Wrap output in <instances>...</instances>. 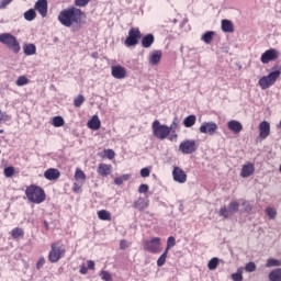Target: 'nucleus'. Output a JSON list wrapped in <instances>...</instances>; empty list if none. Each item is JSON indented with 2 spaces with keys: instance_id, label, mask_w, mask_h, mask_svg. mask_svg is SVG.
I'll return each instance as SVG.
<instances>
[{
  "instance_id": "obj_1",
  "label": "nucleus",
  "mask_w": 281,
  "mask_h": 281,
  "mask_svg": "<svg viewBox=\"0 0 281 281\" xmlns=\"http://www.w3.org/2000/svg\"><path fill=\"white\" fill-rule=\"evenodd\" d=\"M85 20L86 13L76 7L64 9L58 14V22L67 29L80 26L85 23Z\"/></svg>"
},
{
  "instance_id": "obj_2",
  "label": "nucleus",
  "mask_w": 281,
  "mask_h": 281,
  "mask_svg": "<svg viewBox=\"0 0 281 281\" xmlns=\"http://www.w3.org/2000/svg\"><path fill=\"white\" fill-rule=\"evenodd\" d=\"M25 195L29 202L33 204H42L46 200V194L44 189L36 184H31L26 187Z\"/></svg>"
},
{
  "instance_id": "obj_3",
  "label": "nucleus",
  "mask_w": 281,
  "mask_h": 281,
  "mask_svg": "<svg viewBox=\"0 0 281 281\" xmlns=\"http://www.w3.org/2000/svg\"><path fill=\"white\" fill-rule=\"evenodd\" d=\"M280 76H281V67L274 66L272 68V71L268 76H263L260 78L259 80L260 88L262 90H267L271 88L272 86H274V83L280 78Z\"/></svg>"
},
{
  "instance_id": "obj_4",
  "label": "nucleus",
  "mask_w": 281,
  "mask_h": 281,
  "mask_svg": "<svg viewBox=\"0 0 281 281\" xmlns=\"http://www.w3.org/2000/svg\"><path fill=\"white\" fill-rule=\"evenodd\" d=\"M65 256H66V249L64 248L63 241L57 240V241L52 243L50 251L48 255V261L50 263H57Z\"/></svg>"
},
{
  "instance_id": "obj_5",
  "label": "nucleus",
  "mask_w": 281,
  "mask_h": 281,
  "mask_svg": "<svg viewBox=\"0 0 281 281\" xmlns=\"http://www.w3.org/2000/svg\"><path fill=\"white\" fill-rule=\"evenodd\" d=\"M0 43L7 46L14 54H19L21 46L14 35L11 33H2L0 34Z\"/></svg>"
},
{
  "instance_id": "obj_6",
  "label": "nucleus",
  "mask_w": 281,
  "mask_h": 281,
  "mask_svg": "<svg viewBox=\"0 0 281 281\" xmlns=\"http://www.w3.org/2000/svg\"><path fill=\"white\" fill-rule=\"evenodd\" d=\"M151 127L154 136L159 140H165L170 135L169 126L161 124L158 120L154 121Z\"/></svg>"
},
{
  "instance_id": "obj_7",
  "label": "nucleus",
  "mask_w": 281,
  "mask_h": 281,
  "mask_svg": "<svg viewBox=\"0 0 281 281\" xmlns=\"http://www.w3.org/2000/svg\"><path fill=\"white\" fill-rule=\"evenodd\" d=\"M144 250L157 255L161 251V238L154 237L144 241Z\"/></svg>"
},
{
  "instance_id": "obj_8",
  "label": "nucleus",
  "mask_w": 281,
  "mask_h": 281,
  "mask_svg": "<svg viewBox=\"0 0 281 281\" xmlns=\"http://www.w3.org/2000/svg\"><path fill=\"white\" fill-rule=\"evenodd\" d=\"M142 40V33L138 27H132L128 31V36L125 40V46L126 47H135L139 44V41Z\"/></svg>"
},
{
  "instance_id": "obj_9",
  "label": "nucleus",
  "mask_w": 281,
  "mask_h": 281,
  "mask_svg": "<svg viewBox=\"0 0 281 281\" xmlns=\"http://www.w3.org/2000/svg\"><path fill=\"white\" fill-rule=\"evenodd\" d=\"M198 148H199L198 143L194 139L183 140L180 143V146H179V150L183 155H192L196 153Z\"/></svg>"
},
{
  "instance_id": "obj_10",
  "label": "nucleus",
  "mask_w": 281,
  "mask_h": 281,
  "mask_svg": "<svg viewBox=\"0 0 281 281\" xmlns=\"http://www.w3.org/2000/svg\"><path fill=\"white\" fill-rule=\"evenodd\" d=\"M280 53L276 48H270L266 50L261 56V63L268 65L271 61L278 60Z\"/></svg>"
},
{
  "instance_id": "obj_11",
  "label": "nucleus",
  "mask_w": 281,
  "mask_h": 281,
  "mask_svg": "<svg viewBox=\"0 0 281 281\" xmlns=\"http://www.w3.org/2000/svg\"><path fill=\"white\" fill-rule=\"evenodd\" d=\"M270 133H271V125H270V123L268 121H262L259 124V136H258V139L260 142L266 140L270 136Z\"/></svg>"
},
{
  "instance_id": "obj_12",
  "label": "nucleus",
  "mask_w": 281,
  "mask_h": 281,
  "mask_svg": "<svg viewBox=\"0 0 281 281\" xmlns=\"http://www.w3.org/2000/svg\"><path fill=\"white\" fill-rule=\"evenodd\" d=\"M172 177H173V180L180 184H184L188 180L187 172L180 167H175L172 171Z\"/></svg>"
},
{
  "instance_id": "obj_13",
  "label": "nucleus",
  "mask_w": 281,
  "mask_h": 281,
  "mask_svg": "<svg viewBox=\"0 0 281 281\" xmlns=\"http://www.w3.org/2000/svg\"><path fill=\"white\" fill-rule=\"evenodd\" d=\"M217 131V124L215 122H204L200 127L201 134H209L213 136Z\"/></svg>"
},
{
  "instance_id": "obj_14",
  "label": "nucleus",
  "mask_w": 281,
  "mask_h": 281,
  "mask_svg": "<svg viewBox=\"0 0 281 281\" xmlns=\"http://www.w3.org/2000/svg\"><path fill=\"white\" fill-rule=\"evenodd\" d=\"M34 9L41 14L43 19L46 18L48 11L47 0H37L34 5Z\"/></svg>"
},
{
  "instance_id": "obj_15",
  "label": "nucleus",
  "mask_w": 281,
  "mask_h": 281,
  "mask_svg": "<svg viewBox=\"0 0 281 281\" xmlns=\"http://www.w3.org/2000/svg\"><path fill=\"white\" fill-rule=\"evenodd\" d=\"M111 72L113 78L117 80H123L126 78V69L121 65L112 66Z\"/></svg>"
},
{
  "instance_id": "obj_16",
  "label": "nucleus",
  "mask_w": 281,
  "mask_h": 281,
  "mask_svg": "<svg viewBox=\"0 0 281 281\" xmlns=\"http://www.w3.org/2000/svg\"><path fill=\"white\" fill-rule=\"evenodd\" d=\"M44 177L48 181H57L60 178V171L56 168H48L44 172Z\"/></svg>"
},
{
  "instance_id": "obj_17",
  "label": "nucleus",
  "mask_w": 281,
  "mask_h": 281,
  "mask_svg": "<svg viewBox=\"0 0 281 281\" xmlns=\"http://www.w3.org/2000/svg\"><path fill=\"white\" fill-rule=\"evenodd\" d=\"M255 173V165L252 162H248L243 166L240 171V177L247 179Z\"/></svg>"
},
{
  "instance_id": "obj_18",
  "label": "nucleus",
  "mask_w": 281,
  "mask_h": 281,
  "mask_svg": "<svg viewBox=\"0 0 281 281\" xmlns=\"http://www.w3.org/2000/svg\"><path fill=\"white\" fill-rule=\"evenodd\" d=\"M228 130L238 135L244 130L243 124L239 121L232 120L227 123Z\"/></svg>"
},
{
  "instance_id": "obj_19",
  "label": "nucleus",
  "mask_w": 281,
  "mask_h": 281,
  "mask_svg": "<svg viewBox=\"0 0 281 281\" xmlns=\"http://www.w3.org/2000/svg\"><path fill=\"white\" fill-rule=\"evenodd\" d=\"M111 172H112V165L99 164L98 173L100 177L105 178V177L110 176Z\"/></svg>"
},
{
  "instance_id": "obj_20",
  "label": "nucleus",
  "mask_w": 281,
  "mask_h": 281,
  "mask_svg": "<svg viewBox=\"0 0 281 281\" xmlns=\"http://www.w3.org/2000/svg\"><path fill=\"white\" fill-rule=\"evenodd\" d=\"M161 58H162L161 50H154L149 55V64L151 66H158L160 64V61H161Z\"/></svg>"
},
{
  "instance_id": "obj_21",
  "label": "nucleus",
  "mask_w": 281,
  "mask_h": 281,
  "mask_svg": "<svg viewBox=\"0 0 281 281\" xmlns=\"http://www.w3.org/2000/svg\"><path fill=\"white\" fill-rule=\"evenodd\" d=\"M155 43V36L153 34H147L142 38V47L143 48H150L151 45Z\"/></svg>"
},
{
  "instance_id": "obj_22",
  "label": "nucleus",
  "mask_w": 281,
  "mask_h": 281,
  "mask_svg": "<svg viewBox=\"0 0 281 281\" xmlns=\"http://www.w3.org/2000/svg\"><path fill=\"white\" fill-rule=\"evenodd\" d=\"M10 235L12 239L20 240L24 238V231L21 227H14L11 229Z\"/></svg>"
},
{
  "instance_id": "obj_23",
  "label": "nucleus",
  "mask_w": 281,
  "mask_h": 281,
  "mask_svg": "<svg viewBox=\"0 0 281 281\" xmlns=\"http://www.w3.org/2000/svg\"><path fill=\"white\" fill-rule=\"evenodd\" d=\"M101 127V122L98 115H93L92 119L88 122V128L92 131H99Z\"/></svg>"
},
{
  "instance_id": "obj_24",
  "label": "nucleus",
  "mask_w": 281,
  "mask_h": 281,
  "mask_svg": "<svg viewBox=\"0 0 281 281\" xmlns=\"http://www.w3.org/2000/svg\"><path fill=\"white\" fill-rule=\"evenodd\" d=\"M134 209L138 210V211H144L148 207V203L146 202V200L144 198H138L134 204H133Z\"/></svg>"
},
{
  "instance_id": "obj_25",
  "label": "nucleus",
  "mask_w": 281,
  "mask_h": 281,
  "mask_svg": "<svg viewBox=\"0 0 281 281\" xmlns=\"http://www.w3.org/2000/svg\"><path fill=\"white\" fill-rule=\"evenodd\" d=\"M98 218L103 222H111L112 214L108 210H100L98 211Z\"/></svg>"
},
{
  "instance_id": "obj_26",
  "label": "nucleus",
  "mask_w": 281,
  "mask_h": 281,
  "mask_svg": "<svg viewBox=\"0 0 281 281\" xmlns=\"http://www.w3.org/2000/svg\"><path fill=\"white\" fill-rule=\"evenodd\" d=\"M168 128L169 134H172V137L178 138V134H176V132L180 128L178 117L173 119V122L171 123L170 126H168Z\"/></svg>"
},
{
  "instance_id": "obj_27",
  "label": "nucleus",
  "mask_w": 281,
  "mask_h": 281,
  "mask_svg": "<svg viewBox=\"0 0 281 281\" xmlns=\"http://www.w3.org/2000/svg\"><path fill=\"white\" fill-rule=\"evenodd\" d=\"M222 30L224 33H234V24L229 20H223Z\"/></svg>"
},
{
  "instance_id": "obj_28",
  "label": "nucleus",
  "mask_w": 281,
  "mask_h": 281,
  "mask_svg": "<svg viewBox=\"0 0 281 281\" xmlns=\"http://www.w3.org/2000/svg\"><path fill=\"white\" fill-rule=\"evenodd\" d=\"M196 123V116L194 114L192 115H189L187 116L184 120H183V125L187 127V128H191L195 125Z\"/></svg>"
},
{
  "instance_id": "obj_29",
  "label": "nucleus",
  "mask_w": 281,
  "mask_h": 281,
  "mask_svg": "<svg viewBox=\"0 0 281 281\" xmlns=\"http://www.w3.org/2000/svg\"><path fill=\"white\" fill-rule=\"evenodd\" d=\"M214 35H215V32L209 31L203 34V36L201 37V41L204 42L206 45H210L213 41Z\"/></svg>"
},
{
  "instance_id": "obj_30",
  "label": "nucleus",
  "mask_w": 281,
  "mask_h": 281,
  "mask_svg": "<svg viewBox=\"0 0 281 281\" xmlns=\"http://www.w3.org/2000/svg\"><path fill=\"white\" fill-rule=\"evenodd\" d=\"M270 281H281V268L272 270L269 274Z\"/></svg>"
},
{
  "instance_id": "obj_31",
  "label": "nucleus",
  "mask_w": 281,
  "mask_h": 281,
  "mask_svg": "<svg viewBox=\"0 0 281 281\" xmlns=\"http://www.w3.org/2000/svg\"><path fill=\"white\" fill-rule=\"evenodd\" d=\"M100 157H101L102 159L106 158V159H109V160H112V159H114V157H115V153H114L113 149H104V150L100 154Z\"/></svg>"
},
{
  "instance_id": "obj_32",
  "label": "nucleus",
  "mask_w": 281,
  "mask_h": 281,
  "mask_svg": "<svg viewBox=\"0 0 281 281\" xmlns=\"http://www.w3.org/2000/svg\"><path fill=\"white\" fill-rule=\"evenodd\" d=\"M36 53V46L34 44H27L24 46V54L26 56H33Z\"/></svg>"
},
{
  "instance_id": "obj_33",
  "label": "nucleus",
  "mask_w": 281,
  "mask_h": 281,
  "mask_svg": "<svg viewBox=\"0 0 281 281\" xmlns=\"http://www.w3.org/2000/svg\"><path fill=\"white\" fill-rule=\"evenodd\" d=\"M24 19L27 22H32L36 19V12L34 9H30L24 13Z\"/></svg>"
},
{
  "instance_id": "obj_34",
  "label": "nucleus",
  "mask_w": 281,
  "mask_h": 281,
  "mask_svg": "<svg viewBox=\"0 0 281 281\" xmlns=\"http://www.w3.org/2000/svg\"><path fill=\"white\" fill-rule=\"evenodd\" d=\"M65 125V120L63 116L53 117V126L56 128L63 127Z\"/></svg>"
},
{
  "instance_id": "obj_35",
  "label": "nucleus",
  "mask_w": 281,
  "mask_h": 281,
  "mask_svg": "<svg viewBox=\"0 0 281 281\" xmlns=\"http://www.w3.org/2000/svg\"><path fill=\"white\" fill-rule=\"evenodd\" d=\"M75 179L76 181L85 182L87 177H86V173L80 168H77L75 173Z\"/></svg>"
},
{
  "instance_id": "obj_36",
  "label": "nucleus",
  "mask_w": 281,
  "mask_h": 281,
  "mask_svg": "<svg viewBox=\"0 0 281 281\" xmlns=\"http://www.w3.org/2000/svg\"><path fill=\"white\" fill-rule=\"evenodd\" d=\"M233 213L231 212V210L227 206H223L220 210V216L227 220L229 218V216H232Z\"/></svg>"
},
{
  "instance_id": "obj_37",
  "label": "nucleus",
  "mask_w": 281,
  "mask_h": 281,
  "mask_svg": "<svg viewBox=\"0 0 281 281\" xmlns=\"http://www.w3.org/2000/svg\"><path fill=\"white\" fill-rule=\"evenodd\" d=\"M218 265H220L218 258H217V257H214V258H212V259L209 261L207 267H209V269H210L211 271H214V270L217 269Z\"/></svg>"
},
{
  "instance_id": "obj_38",
  "label": "nucleus",
  "mask_w": 281,
  "mask_h": 281,
  "mask_svg": "<svg viewBox=\"0 0 281 281\" xmlns=\"http://www.w3.org/2000/svg\"><path fill=\"white\" fill-rule=\"evenodd\" d=\"M228 209H229V212L232 213V215H234L235 213H237L239 211V202L232 201L228 204Z\"/></svg>"
},
{
  "instance_id": "obj_39",
  "label": "nucleus",
  "mask_w": 281,
  "mask_h": 281,
  "mask_svg": "<svg viewBox=\"0 0 281 281\" xmlns=\"http://www.w3.org/2000/svg\"><path fill=\"white\" fill-rule=\"evenodd\" d=\"M168 252L167 250L164 251V254L158 258L157 260V266L159 268L164 267L168 257Z\"/></svg>"
},
{
  "instance_id": "obj_40",
  "label": "nucleus",
  "mask_w": 281,
  "mask_h": 281,
  "mask_svg": "<svg viewBox=\"0 0 281 281\" xmlns=\"http://www.w3.org/2000/svg\"><path fill=\"white\" fill-rule=\"evenodd\" d=\"M18 87H24L30 83V80L25 76H20L15 81Z\"/></svg>"
},
{
  "instance_id": "obj_41",
  "label": "nucleus",
  "mask_w": 281,
  "mask_h": 281,
  "mask_svg": "<svg viewBox=\"0 0 281 281\" xmlns=\"http://www.w3.org/2000/svg\"><path fill=\"white\" fill-rule=\"evenodd\" d=\"M85 101H86L85 97H83L82 94H79V95L75 99V101H74L75 108H77V109L81 108V105L85 103Z\"/></svg>"
},
{
  "instance_id": "obj_42",
  "label": "nucleus",
  "mask_w": 281,
  "mask_h": 281,
  "mask_svg": "<svg viewBox=\"0 0 281 281\" xmlns=\"http://www.w3.org/2000/svg\"><path fill=\"white\" fill-rule=\"evenodd\" d=\"M5 178H12L15 173V169L12 166L5 167L3 170Z\"/></svg>"
},
{
  "instance_id": "obj_43",
  "label": "nucleus",
  "mask_w": 281,
  "mask_h": 281,
  "mask_svg": "<svg viewBox=\"0 0 281 281\" xmlns=\"http://www.w3.org/2000/svg\"><path fill=\"white\" fill-rule=\"evenodd\" d=\"M176 246V238L173 236L168 237L167 239V248L165 249V251L169 252V250L171 248H173Z\"/></svg>"
},
{
  "instance_id": "obj_44",
  "label": "nucleus",
  "mask_w": 281,
  "mask_h": 281,
  "mask_svg": "<svg viewBox=\"0 0 281 281\" xmlns=\"http://www.w3.org/2000/svg\"><path fill=\"white\" fill-rule=\"evenodd\" d=\"M281 261L278 259L269 258L267 261V268H272V267H280Z\"/></svg>"
},
{
  "instance_id": "obj_45",
  "label": "nucleus",
  "mask_w": 281,
  "mask_h": 281,
  "mask_svg": "<svg viewBox=\"0 0 281 281\" xmlns=\"http://www.w3.org/2000/svg\"><path fill=\"white\" fill-rule=\"evenodd\" d=\"M266 213L269 216L270 220H276L277 217V210L273 207H267Z\"/></svg>"
},
{
  "instance_id": "obj_46",
  "label": "nucleus",
  "mask_w": 281,
  "mask_h": 281,
  "mask_svg": "<svg viewBox=\"0 0 281 281\" xmlns=\"http://www.w3.org/2000/svg\"><path fill=\"white\" fill-rule=\"evenodd\" d=\"M91 0H75L76 8H86Z\"/></svg>"
},
{
  "instance_id": "obj_47",
  "label": "nucleus",
  "mask_w": 281,
  "mask_h": 281,
  "mask_svg": "<svg viewBox=\"0 0 281 281\" xmlns=\"http://www.w3.org/2000/svg\"><path fill=\"white\" fill-rule=\"evenodd\" d=\"M100 276L102 277L103 281H112V276L109 271L103 270Z\"/></svg>"
},
{
  "instance_id": "obj_48",
  "label": "nucleus",
  "mask_w": 281,
  "mask_h": 281,
  "mask_svg": "<svg viewBox=\"0 0 281 281\" xmlns=\"http://www.w3.org/2000/svg\"><path fill=\"white\" fill-rule=\"evenodd\" d=\"M256 269H257V267H256V265H255V262H252V261H250V262H248L247 265H246V271L247 272H255L256 271Z\"/></svg>"
},
{
  "instance_id": "obj_49",
  "label": "nucleus",
  "mask_w": 281,
  "mask_h": 281,
  "mask_svg": "<svg viewBox=\"0 0 281 281\" xmlns=\"http://www.w3.org/2000/svg\"><path fill=\"white\" fill-rule=\"evenodd\" d=\"M148 191H149V187H148V184H146V183L140 184L139 188H138V192H139L140 194H145V193H147Z\"/></svg>"
},
{
  "instance_id": "obj_50",
  "label": "nucleus",
  "mask_w": 281,
  "mask_h": 281,
  "mask_svg": "<svg viewBox=\"0 0 281 281\" xmlns=\"http://www.w3.org/2000/svg\"><path fill=\"white\" fill-rule=\"evenodd\" d=\"M232 279L234 281H243L244 277L243 273L238 270V272L232 274Z\"/></svg>"
},
{
  "instance_id": "obj_51",
  "label": "nucleus",
  "mask_w": 281,
  "mask_h": 281,
  "mask_svg": "<svg viewBox=\"0 0 281 281\" xmlns=\"http://www.w3.org/2000/svg\"><path fill=\"white\" fill-rule=\"evenodd\" d=\"M140 176H142V178H148V177L150 176V170H149V168H143V169L140 170Z\"/></svg>"
},
{
  "instance_id": "obj_52",
  "label": "nucleus",
  "mask_w": 281,
  "mask_h": 281,
  "mask_svg": "<svg viewBox=\"0 0 281 281\" xmlns=\"http://www.w3.org/2000/svg\"><path fill=\"white\" fill-rule=\"evenodd\" d=\"M45 265V258L41 257L36 263V269L41 270L43 268V266Z\"/></svg>"
},
{
  "instance_id": "obj_53",
  "label": "nucleus",
  "mask_w": 281,
  "mask_h": 281,
  "mask_svg": "<svg viewBox=\"0 0 281 281\" xmlns=\"http://www.w3.org/2000/svg\"><path fill=\"white\" fill-rule=\"evenodd\" d=\"M120 248H121V250H125V249L128 248V243H127L126 239H122V240L120 241Z\"/></svg>"
},
{
  "instance_id": "obj_54",
  "label": "nucleus",
  "mask_w": 281,
  "mask_h": 281,
  "mask_svg": "<svg viewBox=\"0 0 281 281\" xmlns=\"http://www.w3.org/2000/svg\"><path fill=\"white\" fill-rule=\"evenodd\" d=\"M12 1L11 0H2L0 2V10L5 9Z\"/></svg>"
},
{
  "instance_id": "obj_55",
  "label": "nucleus",
  "mask_w": 281,
  "mask_h": 281,
  "mask_svg": "<svg viewBox=\"0 0 281 281\" xmlns=\"http://www.w3.org/2000/svg\"><path fill=\"white\" fill-rule=\"evenodd\" d=\"M9 120V116L5 114V112L0 111V122H7Z\"/></svg>"
},
{
  "instance_id": "obj_56",
  "label": "nucleus",
  "mask_w": 281,
  "mask_h": 281,
  "mask_svg": "<svg viewBox=\"0 0 281 281\" xmlns=\"http://www.w3.org/2000/svg\"><path fill=\"white\" fill-rule=\"evenodd\" d=\"M94 268H95V262H94L93 260H89V261H88V268H87V269H89V270H94Z\"/></svg>"
},
{
  "instance_id": "obj_57",
  "label": "nucleus",
  "mask_w": 281,
  "mask_h": 281,
  "mask_svg": "<svg viewBox=\"0 0 281 281\" xmlns=\"http://www.w3.org/2000/svg\"><path fill=\"white\" fill-rule=\"evenodd\" d=\"M72 190L75 193H79L81 191V188L77 182H75Z\"/></svg>"
},
{
  "instance_id": "obj_58",
  "label": "nucleus",
  "mask_w": 281,
  "mask_h": 281,
  "mask_svg": "<svg viewBox=\"0 0 281 281\" xmlns=\"http://www.w3.org/2000/svg\"><path fill=\"white\" fill-rule=\"evenodd\" d=\"M88 268L85 266V265H82L81 267H80V273L81 274H83V276H86L87 273H88Z\"/></svg>"
},
{
  "instance_id": "obj_59",
  "label": "nucleus",
  "mask_w": 281,
  "mask_h": 281,
  "mask_svg": "<svg viewBox=\"0 0 281 281\" xmlns=\"http://www.w3.org/2000/svg\"><path fill=\"white\" fill-rule=\"evenodd\" d=\"M243 206L246 207V212H250V211H251V205H250L249 202H247V201L244 202V203H243Z\"/></svg>"
},
{
  "instance_id": "obj_60",
  "label": "nucleus",
  "mask_w": 281,
  "mask_h": 281,
  "mask_svg": "<svg viewBox=\"0 0 281 281\" xmlns=\"http://www.w3.org/2000/svg\"><path fill=\"white\" fill-rule=\"evenodd\" d=\"M114 183H115L116 186H121V184H123V179H122V178H115V179H114Z\"/></svg>"
},
{
  "instance_id": "obj_61",
  "label": "nucleus",
  "mask_w": 281,
  "mask_h": 281,
  "mask_svg": "<svg viewBox=\"0 0 281 281\" xmlns=\"http://www.w3.org/2000/svg\"><path fill=\"white\" fill-rule=\"evenodd\" d=\"M4 133V131L3 130H0V134H3Z\"/></svg>"
},
{
  "instance_id": "obj_62",
  "label": "nucleus",
  "mask_w": 281,
  "mask_h": 281,
  "mask_svg": "<svg viewBox=\"0 0 281 281\" xmlns=\"http://www.w3.org/2000/svg\"><path fill=\"white\" fill-rule=\"evenodd\" d=\"M279 128H281V121H280V124H279V126H278Z\"/></svg>"
},
{
  "instance_id": "obj_63",
  "label": "nucleus",
  "mask_w": 281,
  "mask_h": 281,
  "mask_svg": "<svg viewBox=\"0 0 281 281\" xmlns=\"http://www.w3.org/2000/svg\"><path fill=\"white\" fill-rule=\"evenodd\" d=\"M280 172H281V166H280Z\"/></svg>"
}]
</instances>
